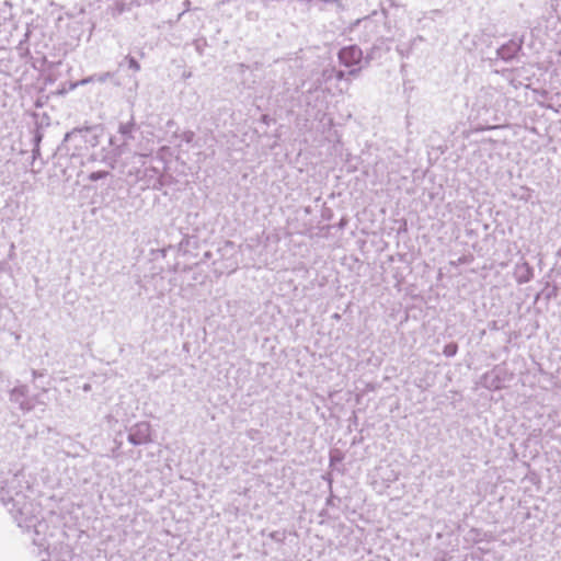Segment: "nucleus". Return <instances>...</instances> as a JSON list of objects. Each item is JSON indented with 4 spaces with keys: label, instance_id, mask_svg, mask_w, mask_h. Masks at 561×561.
I'll return each mask as SVG.
<instances>
[{
    "label": "nucleus",
    "instance_id": "1",
    "mask_svg": "<svg viewBox=\"0 0 561 561\" xmlns=\"http://www.w3.org/2000/svg\"><path fill=\"white\" fill-rule=\"evenodd\" d=\"M27 492H31V485L22 465L0 453V502L23 531L33 534V543L45 548L48 525L42 516L41 505L31 501Z\"/></svg>",
    "mask_w": 561,
    "mask_h": 561
},
{
    "label": "nucleus",
    "instance_id": "2",
    "mask_svg": "<svg viewBox=\"0 0 561 561\" xmlns=\"http://www.w3.org/2000/svg\"><path fill=\"white\" fill-rule=\"evenodd\" d=\"M103 136L101 125L76 127L68 131L57 149V160L60 167L81 169L98 157L90 150L100 145Z\"/></svg>",
    "mask_w": 561,
    "mask_h": 561
},
{
    "label": "nucleus",
    "instance_id": "3",
    "mask_svg": "<svg viewBox=\"0 0 561 561\" xmlns=\"http://www.w3.org/2000/svg\"><path fill=\"white\" fill-rule=\"evenodd\" d=\"M135 163H140V168L129 169L126 174L134 176V181L140 184L141 190H161L168 184L165 170L156 167L149 159V156L135 152L133 154Z\"/></svg>",
    "mask_w": 561,
    "mask_h": 561
},
{
    "label": "nucleus",
    "instance_id": "4",
    "mask_svg": "<svg viewBox=\"0 0 561 561\" xmlns=\"http://www.w3.org/2000/svg\"><path fill=\"white\" fill-rule=\"evenodd\" d=\"M136 129V123L131 117L127 123H121L117 135L110 138L112 149L101 158V161L110 169H114L117 159L128 151L129 141L134 139Z\"/></svg>",
    "mask_w": 561,
    "mask_h": 561
},
{
    "label": "nucleus",
    "instance_id": "5",
    "mask_svg": "<svg viewBox=\"0 0 561 561\" xmlns=\"http://www.w3.org/2000/svg\"><path fill=\"white\" fill-rule=\"evenodd\" d=\"M339 60L343 66L352 68L347 72L348 76H356L362 69L360 64L365 65V56L357 45L342 47L339 51Z\"/></svg>",
    "mask_w": 561,
    "mask_h": 561
},
{
    "label": "nucleus",
    "instance_id": "6",
    "mask_svg": "<svg viewBox=\"0 0 561 561\" xmlns=\"http://www.w3.org/2000/svg\"><path fill=\"white\" fill-rule=\"evenodd\" d=\"M511 379L507 369L501 365L494 366L491 370L481 376L480 385L491 391L500 390Z\"/></svg>",
    "mask_w": 561,
    "mask_h": 561
},
{
    "label": "nucleus",
    "instance_id": "7",
    "mask_svg": "<svg viewBox=\"0 0 561 561\" xmlns=\"http://www.w3.org/2000/svg\"><path fill=\"white\" fill-rule=\"evenodd\" d=\"M127 440L134 446L147 445L152 442V430L149 422L141 421L128 428Z\"/></svg>",
    "mask_w": 561,
    "mask_h": 561
},
{
    "label": "nucleus",
    "instance_id": "8",
    "mask_svg": "<svg viewBox=\"0 0 561 561\" xmlns=\"http://www.w3.org/2000/svg\"><path fill=\"white\" fill-rule=\"evenodd\" d=\"M28 388L25 385L15 386L9 393V399L16 404L23 412L32 411V404L28 401Z\"/></svg>",
    "mask_w": 561,
    "mask_h": 561
},
{
    "label": "nucleus",
    "instance_id": "9",
    "mask_svg": "<svg viewBox=\"0 0 561 561\" xmlns=\"http://www.w3.org/2000/svg\"><path fill=\"white\" fill-rule=\"evenodd\" d=\"M523 38H512L496 50L497 58L510 61L522 50Z\"/></svg>",
    "mask_w": 561,
    "mask_h": 561
},
{
    "label": "nucleus",
    "instance_id": "10",
    "mask_svg": "<svg viewBox=\"0 0 561 561\" xmlns=\"http://www.w3.org/2000/svg\"><path fill=\"white\" fill-rule=\"evenodd\" d=\"M390 51L389 39L379 37L365 55V66H368L373 60L380 59L385 54Z\"/></svg>",
    "mask_w": 561,
    "mask_h": 561
},
{
    "label": "nucleus",
    "instance_id": "11",
    "mask_svg": "<svg viewBox=\"0 0 561 561\" xmlns=\"http://www.w3.org/2000/svg\"><path fill=\"white\" fill-rule=\"evenodd\" d=\"M41 561H72V550L69 545L60 543L48 552V560L42 559Z\"/></svg>",
    "mask_w": 561,
    "mask_h": 561
},
{
    "label": "nucleus",
    "instance_id": "12",
    "mask_svg": "<svg viewBox=\"0 0 561 561\" xmlns=\"http://www.w3.org/2000/svg\"><path fill=\"white\" fill-rule=\"evenodd\" d=\"M514 277L518 284H526L534 277V270L527 262L516 264L514 268Z\"/></svg>",
    "mask_w": 561,
    "mask_h": 561
},
{
    "label": "nucleus",
    "instance_id": "13",
    "mask_svg": "<svg viewBox=\"0 0 561 561\" xmlns=\"http://www.w3.org/2000/svg\"><path fill=\"white\" fill-rule=\"evenodd\" d=\"M167 127L169 129L171 128H174L175 127V130L173 131V136H172V139L170 141H174L176 142L179 146L182 144V142H186V144H191L193 140H194V137H195V133L192 131V130H184L182 133H179V128L176 127V124L173 119H169L167 122Z\"/></svg>",
    "mask_w": 561,
    "mask_h": 561
},
{
    "label": "nucleus",
    "instance_id": "14",
    "mask_svg": "<svg viewBox=\"0 0 561 561\" xmlns=\"http://www.w3.org/2000/svg\"><path fill=\"white\" fill-rule=\"evenodd\" d=\"M112 77H113L112 72L95 73V75L89 76L80 81H77L76 83H72L71 89H76L80 85H85V84L92 83V82L104 83Z\"/></svg>",
    "mask_w": 561,
    "mask_h": 561
},
{
    "label": "nucleus",
    "instance_id": "15",
    "mask_svg": "<svg viewBox=\"0 0 561 561\" xmlns=\"http://www.w3.org/2000/svg\"><path fill=\"white\" fill-rule=\"evenodd\" d=\"M172 156V151L170 149V147L168 146H162L158 151H157V154L154 157H151L149 160L151 162H160L162 164V169L167 171L168 169V162H167V158L168 157H171Z\"/></svg>",
    "mask_w": 561,
    "mask_h": 561
},
{
    "label": "nucleus",
    "instance_id": "16",
    "mask_svg": "<svg viewBox=\"0 0 561 561\" xmlns=\"http://www.w3.org/2000/svg\"><path fill=\"white\" fill-rule=\"evenodd\" d=\"M47 392V389H43L41 393L28 396V401L32 404V410H34L38 405H46V402L44 401L43 397Z\"/></svg>",
    "mask_w": 561,
    "mask_h": 561
},
{
    "label": "nucleus",
    "instance_id": "17",
    "mask_svg": "<svg viewBox=\"0 0 561 561\" xmlns=\"http://www.w3.org/2000/svg\"><path fill=\"white\" fill-rule=\"evenodd\" d=\"M42 138H43L42 133L38 129H36L35 134H34V138H33L34 145H35L33 150H32L33 161H35L39 157V154H41L39 142H41Z\"/></svg>",
    "mask_w": 561,
    "mask_h": 561
},
{
    "label": "nucleus",
    "instance_id": "18",
    "mask_svg": "<svg viewBox=\"0 0 561 561\" xmlns=\"http://www.w3.org/2000/svg\"><path fill=\"white\" fill-rule=\"evenodd\" d=\"M422 41V36H417L415 37L413 41H412V44L411 45H399L397 46V51L401 55V57L403 58H408L412 51V45L417 41Z\"/></svg>",
    "mask_w": 561,
    "mask_h": 561
},
{
    "label": "nucleus",
    "instance_id": "19",
    "mask_svg": "<svg viewBox=\"0 0 561 561\" xmlns=\"http://www.w3.org/2000/svg\"><path fill=\"white\" fill-rule=\"evenodd\" d=\"M108 175H110V172L105 171V170L94 171L88 175V180L91 182H96L99 180L106 179Z\"/></svg>",
    "mask_w": 561,
    "mask_h": 561
},
{
    "label": "nucleus",
    "instance_id": "20",
    "mask_svg": "<svg viewBox=\"0 0 561 561\" xmlns=\"http://www.w3.org/2000/svg\"><path fill=\"white\" fill-rule=\"evenodd\" d=\"M458 352V345L454 342L448 343L444 346L443 354L446 357H454Z\"/></svg>",
    "mask_w": 561,
    "mask_h": 561
},
{
    "label": "nucleus",
    "instance_id": "21",
    "mask_svg": "<svg viewBox=\"0 0 561 561\" xmlns=\"http://www.w3.org/2000/svg\"><path fill=\"white\" fill-rule=\"evenodd\" d=\"M124 61L127 62L129 69L135 72L140 71V64L130 55L125 56Z\"/></svg>",
    "mask_w": 561,
    "mask_h": 561
},
{
    "label": "nucleus",
    "instance_id": "22",
    "mask_svg": "<svg viewBox=\"0 0 561 561\" xmlns=\"http://www.w3.org/2000/svg\"><path fill=\"white\" fill-rule=\"evenodd\" d=\"M193 45H194L196 51L198 53V55L202 56L204 54L205 47L207 46V42L205 38H198L193 42Z\"/></svg>",
    "mask_w": 561,
    "mask_h": 561
},
{
    "label": "nucleus",
    "instance_id": "23",
    "mask_svg": "<svg viewBox=\"0 0 561 561\" xmlns=\"http://www.w3.org/2000/svg\"><path fill=\"white\" fill-rule=\"evenodd\" d=\"M183 8H184V9H183V11L179 14V18H178L179 20L182 18V15H183L185 12H187V11H190V10H191V1H190V0H184V1H183Z\"/></svg>",
    "mask_w": 561,
    "mask_h": 561
},
{
    "label": "nucleus",
    "instance_id": "24",
    "mask_svg": "<svg viewBox=\"0 0 561 561\" xmlns=\"http://www.w3.org/2000/svg\"><path fill=\"white\" fill-rule=\"evenodd\" d=\"M43 376H44V371H39V370H36V369L32 370L33 379H36V378H39V377H43Z\"/></svg>",
    "mask_w": 561,
    "mask_h": 561
},
{
    "label": "nucleus",
    "instance_id": "25",
    "mask_svg": "<svg viewBox=\"0 0 561 561\" xmlns=\"http://www.w3.org/2000/svg\"><path fill=\"white\" fill-rule=\"evenodd\" d=\"M344 77H345V72L344 71H341V70L337 71V73H336V79L337 80H342V79H344Z\"/></svg>",
    "mask_w": 561,
    "mask_h": 561
},
{
    "label": "nucleus",
    "instance_id": "26",
    "mask_svg": "<svg viewBox=\"0 0 561 561\" xmlns=\"http://www.w3.org/2000/svg\"><path fill=\"white\" fill-rule=\"evenodd\" d=\"M237 263L231 267V271L230 272H234L237 270Z\"/></svg>",
    "mask_w": 561,
    "mask_h": 561
},
{
    "label": "nucleus",
    "instance_id": "27",
    "mask_svg": "<svg viewBox=\"0 0 561 561\" xmlns=\"http://www.w3.org/2000/svg\"><path fill=\"white\" fill-rule=\"evenodd\" d=\"M183 77H184V78H190V77H191V72H188V73H184V75H183Z\"/></svg>",
    "mask_w": 561,
    "mask_h": 561
},
{
    "label": "nucleus",
    "instance_id": "28",
    "mask_svg": "<svg viewBox=\"0 0 561 561\" xmlns=\"http://www.w3.org/2000/svg\"><path fill=\"white\" fill-rule=\"evenodd\" d=\"M161 252H162V255L165 256L167 249H162Z\"/></svg>",
    "mask_w": 561,
    "mask_h": 561
},
{
    "label": "nucleus",
    "instance_id": "29",
    "mask_svg": "<svg viewBox=\"0 0 561 561\" xmlns=\"http://www.w3.org/2000/svg\"><path fill=\"white\" fill-rule=\"evenodd\" d=\"M191 270H192V267H184L183 272L191 271Z\"/></svg>",
    "mask_w": 561,
    "mask_h": 561
},
{
    "label": "nucleus",
    "instance_id": "30",
    "mask_svg": "<svg viewBox=\"0 0 561 561\" xmlns=\"http://www.w3.org/2000/svg\"><path fill=\"white\" fill-rule=\"evenodd\" d=\"M333 460H337V457H334L331 455V461H333Z\"/></svg>",
    "mask_w": 561,
    "mask_h": 561
},
{
    "label": "nucleus",
    "instance_id": "31",
    "mask_svg": "<svg viewBox=\"0 0 561 561\" xmlns=\"http://www.w3.org/2000/svg\"><path fill=\"white\" fill-rule=\"evenodd\" d=\"M333 460H337V457H334L331 455V461H333Z\"/></svg>",
    "mask_w": 561,
    "mask_h": 561
}]
</instances>
